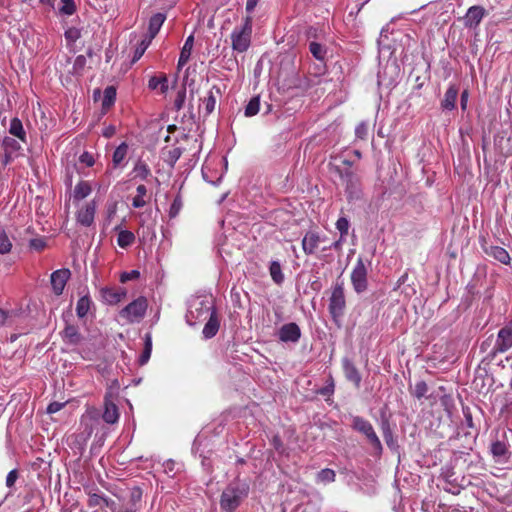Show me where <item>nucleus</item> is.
<instances>
[{
  "instance_id": "nucleus-1",
  "label": "nucleus",
  "mask_w": 512,
  "mask_h": 512,
  "mask_svg": "<svg viewBox=\"0 0 512 512\" xmlns=\"http://www.w3.org/2000/svg\"><path fill=\"white\" fill-rule=\"evenodd\" d=\"M249 484L240 479L229 483L223 490L220 497V507L224 512H234L247 498L249 494Z\"/></svg>"
},
{
  "instance_id": "nucleus-2",
  "label": "nucleus",
  "mask_w": 512,
  "mask_h": 512,
  "mask_svg": "<svg viewBox=\"0 0 512 512\" xmlns=\"http://www.w3.org/2000/svg\"><path fill=\"white\" fill-rule=\"evenodd\" d=\"M253 17L247 15L243 23L236 26L230 35L232 49L238 53L246 52L251 44Z\"/></svg>"
},
{
  "instance_id": "nucleus-3",
  "label": "nucleus",
  "mask_w": 512,
  "mask_h": 512,
  "mask_svg": "<svg viewBox=\"0 0 512 512\" xmlns=\"http://www.w3.org/2000/svg\"><path fill=\"white\" fill-rule=\"evenodd\" d=\"M215 312L212 301L206 298L196 297L189 301L186 313V322L190 326L205 321Z\"/></svg>"
},
{
  "instance_id": "nucleus-4",
  "label": "nucleus",
  "mask_w": 512,
  "mask_h": 512,
  "mask_svg": "<svg viewBox=\"0 0 512 512\" xmlns=\"http://www.w3.org/2000/svg\"><path fill=\"white\" fill-rule=\"evenodd\" d=\"M370 266V260L364 261L361 256L357 258L350 276L351 284L357 294H362L368 289V270Z\"/></svg>"
},
{
  "instance_id": "nucleus-5",
  "label": "nucleus",
  "mask_w": 512,
  "mask_h": 512,
  "mask_svg": "<svg viewBox=\"0 0 512 512\" xmlns=\"http://www.w3.org/2000/svg\"><path fill=\"white\" fill-rule=\"evenodd\" d=\"M346 308V299L344 293V283L337 281L332 288L329 299L328 310L335 323H339L344 315Z\"/></svg>"
},
{
  "instance_id": "nucleus-6",
  "label": "nucleus",
  "mask_w": 512,
  "mask_h": 512,
  "mask_svg": "<svg viewBox=\"0 0 512 512\" xmlns=\"http://www.w3.org/2000/svg\"><path fill=\"white\" fill-rule=\"evenodd\" d=\"M156 181L157 178L153 176L148 164L143 160H138L130 172V186L137 183H155Z\"/></svg>"
},
{
  "instance_id": "nucleus-7",
  "label": "nucleus",
  "mask_w": 512,
  "mask_h": 512,
  "mask_svg": "<svg viewBox=\"0 0 512 512\" xmlns=\"http://www.w3.org/2000/svg\"><path fill=\"white\" fill-rule=\"evenodd\" d=\"M154 183H137L135 186L136 194L132 198L134 208H142L148 205L152 199V187Z\"/></svg>"
},
{
  "instance_id": "nucleus-8",
  "label": "nucleus",
  "mask_w": 512,
  "mask_h": 512,
  "mask_svg": "<svg viewBox=\"0 0 512 512\" xmlns=\"http://www.w3.org/2000/svg\"><path fill=\"white\" fill-rule=\"evenodd\" d=\"M277 336L281 342L297 343L301 338V329L298 324L290 322L280 327Z\"/></svg>"
},
{
  "instance_id": "nucleus-9",
  "label": "nucleus",
  "mask_w": 512,
  "mask_h": 512,
  "mask_svg": "<svg viewBox=\"0 0 512 512\" xmlns=\"http://www.w3.org/2000/svg\"><path fill=\"white\" fill-rule=\"evenodd\" d=\"M325 236H321L317 231L310 230L305 233L302 239V249L306 255H313L318 249Z\"/></svg>"
},
{
  "instance_id": "nucleus-10",
  "label": "nucleus",
  "mask_w": 512,
  "mask_h": 512,
  "mask_svg": "<svg viewBox=\"0 0 512 512\" xmlns=\"http://www.w3.org/2000/svg\"><path fill=\"white\" fill-rule=\"evenodd\" d=\"M490 452L498 464H506L510 458L508 445L504 441L496 440L491 443Z\"/></svg>"
},
{
  "instance_id": "nucleus-11",
  "label": "nucleus",
  "mask_w": 512,
  "mask_h": 512,
  "mask_svg": "<svg viewBox=\"0 0 512 512\" xmlns=\"http://www.w3.org/2000/svg\"><path fill=\"white\" fill-rule=\"evenodd\" d=\"M342 369L347 381L354 384L356 388H359L362 381V376L354 365V363L347 357L342 359Z\"/></svg>"
},
{
  "instance_id": "nucleus-12",
  "label": "nucleus",
  "mask_w": 512,
  "mask_h": 512,
  "mask_svg": "<svg viewBox=\"0 0 512 512\" xmlns=\"http://www.w3.org/2000/svg\"><path fill=\"white\" fill-rule=\"evenodd\" d=\"M70 277V270L59 269L51 274V285L56 295H61Z\"/></svg>"
},
{
  "instance_id": "nucleus-13",
  "label": "nucleus",
  "mask_w": 512,
  "mask_h": 512,
  "mask_svg": "<svg viewBox=\"0 0 512 512\" xmlns=\"http://www.w3.org/2000/svg\"><path fill=\"white\" fill-rule=\"evenodd\" d=\"M343 180L346 184V194L349 200H355L360 198V188H359V181L357 177L354 175L353 172H346L342 176Z\"/></svg>"
},
{
  "instance_id": "nucleus-14",
  "label": "nucleus",
  "mask_w": 512,
  "mask_h": 512,
  "mask_svg": "<svg viewBox=\"0 0 512 512\" xmlns=\"http://www.w3.org/2000/svg\"><path fill=\"white\" fill-rule=\"evenodd\" d=\"M512 347V328L499 330L494 349L497 352H505Z\"/></svg>"
},
{
  "instance_id": "nucleus-15",
  "label": "nucleus",
  "mask_w": 512,
  "mask_h": 512,
  "mask_svg": "<svg viewBox=\"0 0 512 512\" xmlns=\"http://www.w3.org/2000/svg\"><path fill=\"white\" fill-rule=\"evenodd\" d=\"M147 307V299L144 296H140L130 302V322L142 319L146 313Z\"/></svg>"
},
{
  "instance_id": "nucleus-16",
  "label": "nucleus",
  "mask_w": 512,
  "mask_h": 512,
  "mask_svg": "<svg viewBox=\"0 0 512 512\" xmlns=\"http://www.w3.org/2000/svg\"><path fill=\"white\" fill-rule=\"evenodd\" d=\"M93 98L95 101L101 100L102 108L107 110L113 105L115 101L116 90L114 87L109 86L104 90L103 95L101 94L100 90H94Z\"/></svg>"
},
{
  "instance_id": "nucleus-17",
  "label": "nucleus",
  "mask_w": 512,
  "mask_h": 512,
  "mask_svg": "<svg viewBox=\"0 0 512 512\" xmlns=\"http://www.w3.org/2000/svg\"><path fill=\"white\" fill-rule=\"evenodd\" d=\"M485 15V10L481 6H472L468 9L464 22L465 26L473 28L479 25Z\"/></svg>"
},
{
  "instance_id": "nucleus-18",
  "label": "nucleus",
  "mask_w": 512,
  "mask_h": 512,
  "mask_svg": "<svg viewBox=\"0 0 512 512\" xmlns=\"http://www.w3.org/2000/svg\"><path fill=\"white\" fill-rule=\"evenodd\" d=\"M101 296L109 304H117L125 296V291L120 288L106 287L101 289Z\"/></svg>"
},
{
  "instance_id": "nucleus-19",
  "label": "nucleus",
  "mask_w": 512,
  "mask_h": 512,
  "mask_svg": "<svg viewBox=\"0 0 512 512\" xmlns=\"http://www.w3.org/2000/svg\"><path fill=\"white\" fill-rule=\"evenodd\" d=\"M95 215V205L94 203H88L84 207H82L78 214L77 220L80 224L84 226H89L92 224Z\"/></svg>"
},
{
  "instance_id": "nucleus-20",
  "label": "nucleus",
  "mask_w": 512,
  "mask_h": 512,
  "mask_svg": "<svg viewBox=\"0 0 512 512\" xmlns=\"http://www.w3.org/2000/svg\"><path fill=\"white\" fill-rule=\"evenodd\" d=\"M166 17L162 13L154 14L149 20L148 32L144 35L153 40L162 27Z\"/></svg>"
},
{
  "instance_id": "nucleus-21",
  "label": "nucleus",
  "mask_w": 512,
  "mask_h": 512,
  "mask_svg": "<svg viewBox=\"0 0 512 512\" xmlns=\"http://www.w3.org/2000/svg\"><path fill=\"white\" fill-rule=\"evenodd\" d=\"M193 44H194V37H193V35H190L185 40V43L180 51V56H179L178 64H177L178 70H180L189 61L191 52H192V48H193Z\"/></svg>"
},
{
  "instance_id": "nucleus-22",
  "label": "nucleus",
  "mask_w": 512,
  "mask_h": 512,
  "mask_svg": "<svg viewBox=\"0 0 512 512\" xmlns=\"http://www.w3.org/2000/svg\"><path fill=\"white\" fill-rule=\"evenodd\" d=\"M487 255L493 257L502 264L508 265L511 261V257L506 249L499 246H490L485 249Z\"/></svg>"
},
{
  "instance_id": "nucleus-23",
  "label": "nucleus",
  "mask_w": 512,
  "mask_h": 512,
  "mask_svg": "<svg viewBox=\"0 0 512 512\" xmlns=\"http://www.w3.org/2000/svg\"><path fill=\"white\" fill-rule=\"evenodd\" d=\"M458 96V88L455 85H450L445 92L441 106L444 110H453L456 106Z\"/></svg>"
},
{
  "instance_id": "nucleus-24",
  "label": "nucleus",
  "mask_w": 512,
  "mask_h": 512,
  "mask_svg": "<svg viewBox=\"0 0 512 512\" xmlns=\"http://www.w3.org/2000/svg\"><path fill=\"white\" fill-rule=\"evenodd\" d=\"M208 321L203 328V336L206 339H210L216 335L219 330V321L216 316V312H212L211 316L207 318Z\"/></svg>"
},
{
  "instance_id": "nucleus-25",
  "label": "nucleus",
  "mask_w": 512,
  "mask_h": 512,
  "mask_svg": "<svg viewBox=\"0 0 512 512\" xmlns=\"http://www.w3.org/2000/svg\"><path fill=\"white\" fill-rule=\"evenodd\" d=\"M144 347H143V351L138 359V363L140 366H143L145 365L149 359H150V356H151V352H152V337H151V334L150 333H146L145 336H144Z\"/></svg>"
},
{
  "instance_id": "nucleus-26",
  "label": "nucleus",
  "mask_w": 512,
  "mask_h": 512,
  "mask_svg": "<svg viewBox=\"0 0 512 512\" xmlns=\"http://www.w3.org/2000/svg\"><path fill=\"white\" fill-rule=\"evenodd\" d=\"M119 414L116 405L108 400L105 402V411L103 419L109 424H113L118 420Z\"/></svg>"
},
{
  "instance_id": "nucleus-27",
  "label": "nucleus",
  "mask_w": 512,
  "mask_h": 512,
  "mask_svg": "<svg viewBox=\"0 0 512 512\" xmlns=\"http://www.w3.org/2000/svg\"><path fill=\"white\" fill-rule=\"evenodd\" d=\"M352 428L354 430H356L357 432L365 435L373 428V426L368 420H366L360 416H353L352 417Z\"/></svg>"
},
{
  "instance_id": "nucleus-28",
  "label": "nucleus",
  "mask_w": 512,
  "mask_h": 512,
  "mask_svg": "<svg viewBox=\"0 0 512 512\" xmlns=\"http://www.w3.org/2000/svg\"><path fill=\"white\" fill-rule=\"evenodd\" d=\"M63 338L67 343L78 344L81 341V335L78 328L73 325H67L63 331Z\"/></svg>"
},
{
  "instance_id": "nucleus-29",
  "label": "nucleus",
  "mask_w": 512,
  "mask_h": 512,
  "mask_svg": "<svg viewBox=\"0 0 512 512\" xmlns=\"http://www.w3.org/2000/svg\"><path fill=\"white\" fill-rule=\"evenodd\" d=\"M9 132L13 136L20 139L21 141H23V142L26 141V133L23 129L22 122L18 118H13L11 120Z\"/></svg>"
},
{
  "instance_id": "nucleus-30",
  "label": "nucleus",
  "mask_w": 512,
  "mask_h": 512,
  "mask_svg": "<svg viewBox=\"0 0 512 512\" xmlns=\"http://www.w3.org/2000/svg\"><path fill=\"white\" fill-rule=\"evenodd\" d=\"M269 272L272 280L280 285L284 281V274L282 273L281 264L279 261H272L269 267Z\"/></svg>"
},
{
  "instance_id": "nucleus-31",
  "label": "nucleus",
  "mask_w": 512,
  "mask_h": 512,
  "mask_svg": "<svg viewBox=\"0 0 512 512\" xmlns=\"http://www.w3.org/2000/svg\"><path fill=\"white\" fill-rule=\"evenodd\" d=\"M335 479H336L335 471L332 469H329V468L322 469L316 475L317 483H321L324 485L333 483L335 481Z\"/></svg>"
},
{
  "instance_id": "nucleus-32",
  "label": "nucleus",
  "mask_w": 512,
  "mask_h": 512,
  "mask_svg": "<svg viewBox=\"0 0 512 512\" xmlns=\"http://www.w3.org/2000/svg\"><path fill=\"white\" fill-rule=\"evenodd\" d=\"M151 42V39L147 38L146 36H143V38L140 40L134 51V55L132 60L130 61V64L137 62L143 56Z\"/></svg>"
},
{
  "instance_id": "nucleus-33",
  "label": "nucleus",
  "mask_w": 512,
  "mask_h": 512,
  "mask_svg": "<svg viewBox=\"0 0 512 512\" xmlns=\"http://www.w3.org/2000/svg\"><path fill=\"white\" fill-rule=\"evenodd\" d=\"M128 153V146L125 142L121 143L113 154V166L114 168L119 167Z\"/></svg>"
},
{
  "instance_id": "nucleus-34",
  "label": "nucleus",
  "mask_w": 512,
  "mask_h": 512,
  "mask_svg": "<svg viewBox=\"0 0 512 512\" xmlns=\"http://www.w3.org/2000/svg\"><path fill=\"white\" fill-rule=\"evenodd\" d=\"M92 191L91 185L86 181L79 182L74 189V198L81 200L86 198Z\"/></svg>"
},
{
  "instance_id": "nucleus-35",
  "label": "nucleus",
  "mask_w": 512,
  "mask_h": 512,
  "mask_svg": "<svg viewBox=\"0 0 512 512\" xmlns=\"http://www.w3.org/2000/svg\"><path fill=\"white\" fill-rule=\"evenodd\" d=\"M91 300L87 296L81 297L76 306V312L78 317L83 318L87 315L90 310Z\"/></svg>"
},
{
  "instance_id": "nucleus-36",
  "label": "nucleus",
  "mask_w": 512,
  "mask_h": 512,
  "mask_svg": "<svg viewBox=\"0 0 512 512\" xmlns=\"http://www.w3.org/2000/svg\"><path fill=\"white\" fill-rule=\"evenodd\" d=\"M260 110V97L254 96L250 99L248 104L245 107V116L252 117L255 116Z\"/></svg>"
},
{
  "instance_id": "nucleus-37",
  "label": "nucleus",
  "mask_w": 512,
  "mask_h": 512,
  "mask_svg": "<svg viewBox=\"0 0 512 512\" xmlns=\"http://www.w3.org/2000/svg\"><path fill=\"white\" fill-rule=\"evenodd\" d=\"M309 51L311 52L313 57L320 61H323L325 59L327 53L326 48L317 42H310Z\"/></svg>"
},
{
  "instance_id": "nucleus-38",
  "label": "nucleus",
  "mask_w": 512,
  "mask_h": 512,
  "mask_svg": "<svg viewBox=\"0 0 512 512\" xmlns=\"http://www.w3.org/2000/svg\"><path fill=\"white\" fill-rule=\"evenodd\" d=\"M364 436L367 438V440L369 441L371 446L374 448V450L380 454L383 450V447H382L379 437L377 436V434L374 431V428H372Z\"/></svg>"
},
{
  "instance_id": "nucleus-39",
  "label": "nucleus",
  "mask_w": 512,
  "mask_h": 512,
  "mask_svg": "<svg viewBox=\"0 0 512 512\" xmlns=\"http://www.w3.org/2000/svg\"><path fill=\"white\" fill-rule=\"evenodd\" d=\"M364 436L367 438V440L369 441L371 446L374 448V450L380 454L383 450V447H382L379 437L377 436V434L374 431V428H372Z\"/></svg>"
},
{
  "instance_id": "nucleus-40",
  "label": "nucleus",
  "mask_w": 512,
  "mask_h": 512,
  "mask_svg": "<svg viewBox=\"0 0 512 512\" xmlns=\"http://www.w3.org/2000/svg\"><path fill=\"white\" fill-rule=\"evenodd\" d=\"M216 106V97L212 90L208 92V95L203 99V107L206 115H210Z\"/></svg>"
},
{
  "instance_id": "nucleus-41",
  "label": "nucleus",
  "mask_w": 512,
  "mask_h": 512,
  "mask_svg": "<svg viewBox=\"0 0 512 512\" xmlns=\"http://www.w3.org/2000/svg\"><path fill=\"white\" fill-rule=\"evenodd\" d=\"M160 87L161 91L165 93L168 90V79L163 77H152L149 80V88L156 89Z\"/></svg>"
},
{
  "instance_id": "nucleus-42",
  "label": "nucleus",
  "mask_w": 512,
  "mask_h": 512,
  "mask_svg": "<svg viewBox=\"0 0 512 512\" xmlns=\"http://www.w3.org/2000/svg\"><path fill=\"white\" fill-rule=\"evenodd\" d=\"M336 229L339 231L340 235L342 236V239H345L348 235V230L350 227V222L346 217H340L336 221Z\"/></svg>"
},
{
  "instance_id": "nucleus-43",
  "label": "nucleus",
  "mask_w": 512,
  "mask_h": 512,
  "mask_svg": "<svg viewBox=\"0 0 512 512\" xmlns=\"http://www.w3.org/2000/svg\"><path fill=\"white\" fill-rule=\"evenodd\" d=\"M427 392H428V386H427L426 382L418 381L412 390V395L414 397H416L417 399H421L426 395Z\"/></svg>"
},
{
  "instance_id": "nucleus-44",
  "label": "nucleus",
  "mask_w": 512,
  "mask_h": 512,
  "mask_svg": "<svg viewBox=\"0 0 512 512\" xmlns=\"http://www.w3.org/2000/svg\"><path fill=\"white\" fill-rule=\"evenodd\" d=\"M182 206H183L182 198H181L180 195H177L174 198L172 204L170 205L169 217L170 218H175L179 214V212L181 211Z\"/></svg>"
},
{
  "instance_id": "nucleus-45",
  "label": "nucleus",
  "mask_w": 512,
  "mask_h": 512,
  "mask_svg": "<svg viewBox=\"0 0 512 512\" xmlns=\"http://www.w3.org/2000/svg\"><path fill=\"white\" fill-rule=\"evenodd\" d=\"M12 243L9 240L7 234L3 231L0 233V254H6L10 252Z\"/></svg>"
},
{
  "instance_id": "nucleus-46",
  "label": "nucleus",
  "mask_w": 512,
  "mask_h": 512,
  "mask_svg": "<svg viewBox=\"0 0 512 512\" xmlns=\"http://www.w3.org/2000/svg\"><path fill=\"white\" fill-rule=\"evenodd\" d=\"M185 99H186V88L185 87H182L178 93H177V96L175 98V101H174V107L177 111L181 110L184 106V103H185Z\"/></svg>"
},
{
  "instance_id": "nucleus-47",
  "label": "nucleus",
  "mask_w": 512,
  "mask_h": 512,
  "mask_svg": "<svg viewBox=\"0 0 512 512\" xmlns=\"http://www.w3.org/2000/svg\"><path fill=\"white\" fill-rule=\"evenodd\" d=\"M87 59L84 55H79L75 58L73 64V73L80 74L86 66Z\"/></svg>"
},
{
  "instance_id": "nucleus-48",
  "label": "nucleus",
  "mask_w": 512,
  "mask_h": 512,
  "mask_svg": "<svg viewBox=\"0 0 512 512\" xmlns=\"http://www.w3.org/2000/svg\"><path fill=\"white\" fill-rule=\"evenodd\" d=\"M60 11L65 15H72L75 12L74 0H61Z\"/></svg>"
},
{
  "instance_id": "nucleus-49",
  "label": "nucleus",
  "mask_w": 512,
  "mask_h": 512,
  "mask_svg": "<svg viewBox=\"0 0 512 512\" xmlns=\"http://www.w3.org/2000/svg\"><path fill=\"white\" fill-rule=\"evenodd\" d=\"M355 135L358 139H365L368 135V125L364 122L358 124L355 128Z\"/></svg>"
},
{
  "instance_id": "nucleus-50",
  "label": "nucleus",
  "mask_w": 512,
  "mask_h": 512,
  "mask_svg": "<svg viewBox=\"0 0 512 512\" xmlns=\"http://www.w3.org/2000/svg\"><path fill=\"white\" fill-rule=\"evenodd\" d=\"M443 490L453 495H458L461 492V487L457 484H454L446 480L445 485L443 486Z\"/></svg>"
},
{
  "instance_id": "nucleus-51",
  "label": "nucleus",
  "mask_w": 512,
  "mask_h": 512,
  "mask_svg": "<svg viewBox=\"0 0 512 512\" xmlns=\"http://www.w3.org/2000/svg\"><path fill=\"white\" fill-rule=\"evenodd\" d=\"M88 502L91 507H95V506H101L102 504H104L106 502V500L101 495L94 493V494L89 495Z\"/></svg>"
},
{
  "instance_id": "nucleus-52",
  "label": "nucleus",
  "mask_w": 512,
  "mask_h": 512,
  "mask_svg": "<svg viewBox=\"0 0 512 512\" xmlns=\"http://www.w3.org/2000/svg\"><path fill=\"white\" fill-rule=\"evenodd\" d=\"M334 388H335L334 380H333V377L330 375L328 380H327L326 386L321 389L320 393L322 395H331V394L334 393Z\"/></svg>"
},
{
  "instance_id": "nucleus-53",
  "label": "nucleus",
  "mask_w": 512,
  "mask_h": 512,
  "mask_svg": "<svg viewBox=\"0 0 512 512\" xmlns=\"http://www.w3.org/2000/svg\"><path fill=\"white\" fill-rule=\"evenodd\" d=\"M117 243L121 248L128 246V232L126 230L119 231Z\"/></svg>"
},
{
  "instance_id": "nucleus-54",
  "label": "nucleus",
  "mask_w": 512,
  "mask_h": 512,
  "mask_svg": "<svg viewBox=\"0 0 512 512\" xmlns=\"http://www.w3.org/2000/svg\"><path fill=\"white\" fill-rule=\"evenodd\" d=\"M80 162L85 164L86 166L90 167L94 164V157L92 154L88 153V152H84L81 156H80Z\"/></svg>"
},
{
  "instance_id": "nucleus-55",
  "label": "nucleus",
  "mask_w": 512,
  "mask_h": 512,
  "mask_svg": "<svg viewBox=\"0 0 512 512\" xmlns=\"http://www.w3.org/2000/svg\"><path fill=\"white\" fill-rule=\"evenodd\" d=\"M64 406H65V403L52 402L47 407V413L48 414H54V413L60 411Z\"/></svg>"
},
{
  "instance_id": "nucleus-56",
  "label": "nucleus",
  "mask_w": 512,
  "mask_h": 512,
  "mask_svg": "<svg viewBox=\"0 0 512 512\" xmlns=\"http://www.w3.org/2000/svg\"><path fill=\"white\" fill-rule=\"evenodd\" d=\"M18 478L16 470H11L6 477V485L12 487Z\"/></svg>"
},
{
  "instance_id": "nucleus-57",
  "label": "nucleus",
  "mask_w": 512,
  "mask_h": 512,
  "mask_svg": "<svg viewBox=\"0 0 512 512\" xmlns=\"http://www.w3.org/2000/svg\"><path fill=\"white\" fill-rule=\"evenodd\" d=\"M30 247L35 250H42L45 247V241L41 238L32 239L30 241Z\"/></svg>"
},
{
  "instance_id": "nucleus-58",
  "label": "nucleus",
  "mask_w": 512,
  "mask_h": 512,
  "mask_svg": "<svg viewBox=\"0 0 512 512\" xmlns=\"http://www.w3.org/2000/svg\"><path fill=\"white\" fill-rule=\"evenodd\" d=\"M383 435H384V439L386 441V444L389 446V447H392L393 444H394V440H393V436H392V432L390 430L389 427H386L383 431Z\"/></svg>"
},
{
  "instance_id": "nucleus-59",
  "label": "nucleus",
  "mask_w": 512,
  "mask_h": 512,
  "mask_svg": "<svg viewBox=\"0 0 512 512\" xmlns=\"http://www.w3.org/2000/svg\"><path fill=\"white\" fill-rule=\"evenodd\" d=\"M205 441V438L202 436V435H198L194 442H193V446H192V450L194 453H198L200 451V446L203 444V442Z\"/></svg>"
},
{
  "instance_id": "nucleus-60",
  "label": "nucleus",
  "mask_w": 512,
  "mask_h": 512,
  "mask_svg": "<svg viewBox=\"0 0 512 512\" xmlns=\"http://www.w3.org/2000/svg\"><path fill=\"white\" fill-rule=\"evenodd\" d=\"M259 1L260 0H247V2H246V12L248 13V15H251V13L254 11V9L257 6Z\"/></svg>"
},
{
  "instance_id": "nucleus-61",
  "label": "nucleus",
  "mask_w": 512,
  "mask_h": 512,
  "mask_svg": "<svg viewBox=\"0 0 512 512\" xmlns=\"http://www.w3.org/2000/svg\"><path fill=\"white\" fill-rule=\"evenodd\" d=\"M468 97H469L468 91L464 90L461 93V97H460V104H461V109L462 110H466V108H467Z\"/></svg>"
},
{
  "instance_id": "nucleus-62",
  "label": "nucleus",
  "mask_w": 512,
  "mask_h": 512,
  "mask_svg": "<svg viewBox=\"0 0 512 512\" xmlns=\"http://www.w3.org/2000/svg\"><path fill=\"white\" fill-rule=\"evenodd\" d=\"M175 462L172 460H167L164 463V471L170 475L174 471Z\"/></svg>"
},
{
  "instance_id": "nucleus-63",
  "label": "nucleus",
  "mask_w": 512,
  "mask_h": 512,
  "mask_svg": "<svg viewBox=\"0 0 512 512\" xmlns=\"http://www.w3.org/2000/svg\"><path fill=\"white\" fill-rule=\"evenodd\" d=\"M344 241H345V239H342V236L340 235V238L337 241L333 242L328 248H324L323 250H326V249L339 250V249H341Z\"/></svg>"
},
{
  "instance_id": "nucleus-64",
  "label": "nucleus",
  "mask_w": 512,
  "mask_h": 512,
  "mask_svg": "<svg viewBox=\"0 0 512 512\" xmlns=\"http://www.w3.org/2000/svg\"><path fill=\"white\" fill-rule=\"evenodd\" d=\"M66 37L74 41L79 37V32L76 29H69L66 31Z\"/></svg>"
}]
</instances>
